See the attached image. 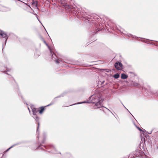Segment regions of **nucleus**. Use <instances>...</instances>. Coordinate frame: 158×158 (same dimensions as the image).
<instances>
[{
    "mask_svg": "<svg viewBox=\"0 0 158 158\" xmlns=\"http://www.w3.org/2000/svg\"><path fill=\"white\" fill-rule=\"evenodd\" d=\"M137 128L140 131H142V130L139 127H137Z\"/></svg>",
    "mask_w": 158,
    "mask_h": 158,
    "instance_id": "obj_11",
    "label": "nucleus"
},
{
    "mask_svg": "<svg viewBox=\"0 0 158 158\" xmlns=\"http://www.w3.org/2000/svg\"><path fill=\"white\" fill-rule=\"evenodd\" d=\"M119 77V75L118 73H116L114 75V77L115 79H117Z\"/></svg>",
    "mask_w": 158,
    "mask_h": 158,
    "instance_id": "obj_7",
    "label": "nucleus"
},
{
    "mask_svg": "<svg viewBox=\"0 0 158 158\" xmlns=\"http://www.w3.org/2000/svg\"><path fill=\"white\" fill-rule=\"evenodd\" d=\"M12 147H10V148H8L7 149L6 151H5V152H7V151H8Z\"/></svg>",
    "mask_w": 158,
    "mask_h": 158,
    "instance_id": "obj_9",
    "label": "nucleus"
},
{
    "mask_svg": "<svg viewBox=\"0 0 158 158\" xmlns=\"http://www.w3.org/2000/svg\"><path fill=\"white\" fill-rule=\"evenodd\" d=\"M37 122V124H38V127H37V129H38L39 127V125H40V123H39V122Z\"/></svg>",
    "mask_w": 158,
    "mask_h": 158,
    "instance_id": "obj_10",
    "label": "nucleus"
},
{
    "mask_svg": "<svg viewBox=\"0 0 158 158\" xmlns=\"http://www.w3.org/2000/svg\"><path fill=\"white\" fill-rule=\"evenodd\" d=\"M52 103H51L50 104L48 105L47 106H41L39 108V114H41L43 113L44 111L46 109V107L49 106L51 105L52 104Z\"/></svg>",
    "mask_w": 158,
    "mask_h": 158,
    "instance_id": "obj_2",
    "label": "nucleus"
},
{
    "mask_svg": "<svg viewBox=\"0 0 158 158\" xmlns=\"http://www.w3.org/2000/svg\"><path fill=\"white\" fill-rule=\"evenodd\" d=\"M114 66L115 68L118 70H120L122 69L123 64L119 62H116L114 64Z\"/></svg>",
    "mask_w": 158,
    "mask_h": 158,
    "instance_id": "obj_1",
    "label": "nucleus"
},
{
    "mask_svg": "<svg viewBox=\"0 0 158 158\" xmlns=\"http://www.w3.org/2000/svg\"><path fill=\"white\" fill-rule=\"evenodd\" d=\"M32 109V112H33V115H35L36 114V113L39 112V109L36 108L33 106H32L31 107Z\"/></svg>",
    "mask_w": 158,
    "mask_h": 158,
    "instance_id": "obj_3",
    "label": "nucleus"
},
{
    "mask_svg": "<svg viewBox=\"0 0 158 158\" xmlns=\"http://www.w3.org/2000/svg\"><path fill=\"white\" fill-rule=\"evenodd\" d=\"M128 77V76L124 73H123L121 74V78L122 79H126Z\"/></svg>",
    "mask_w": 158,
    "mask_h": 158,
    "instance_id": "obj_6",
    "label": "nucleus"
},
{
    "mask_svg": "<svg viewBox=\"0 0 158 158\" xmlns=\"http://www.w3.org/2000/svg\"><path fill=\"white\" fill-rule=\"evenodd\" d=\"M35 120L37 122H38L39 121V118L37 116H36L35 117Z\"/></svg>",
    "mask_w": 158,
    "mask_h": 158,
    "instance_id": "obj_8",
    "label": "nucleus"
},
{
    "mask_svg": "<svg viewBox=\"0 0 158 158\" xmlns=\"http://www.w3.org/2000/svg\"><path fill=\"white\" fill-rule=\"evenodd\" d=\"M95 106L97 108H98L100 107L102 105V104L101 103L100 101H99L96 103L95 105Z\"/></svg>",
    "mask_w": 158,
    "mask_h": 158,
    "instance_id": "obj_5",
    "label": "nucleus"
},
{
    "mask_svg": "<svg viewBox=\"0 0 158 158\" xmlns=\"http://www.w3.org/2000/svg\"><path fill=\"white\" fill-rule=\"evenodd\" d=\"M56 61L57 63H59V61L58 60H56Z\"/></svg>",
    "mask_w": 158,
    "mask_h": 158,
    "instance_id": "obj_12",
    "label": "nucleus"
},
{
    "mask_svg": "<svg viewBox=\"0 0 158 158\" xmlns=\"http://www.w3.org/2000/svg\"><path fill=\"white\" fill-rule=\"evenodd\" d=\"M0 36L1 37H7V34L4 31L0 30Z\"/></svg>",
    "mask_w": 158,
    "mask_h": 158,
    "instance_id": "obj_4",
    "label": "nucleus"
}]
</instances>
